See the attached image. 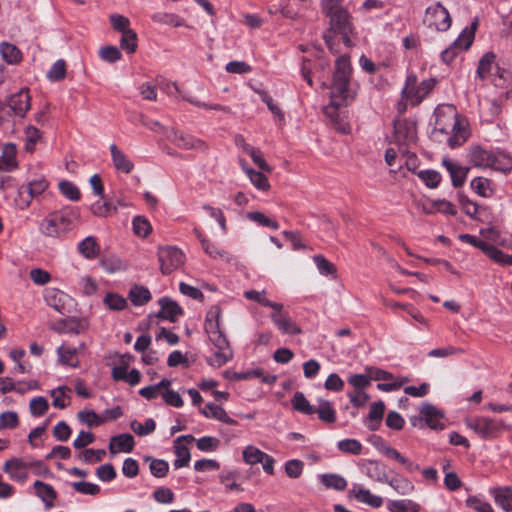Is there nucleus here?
Instances as JSON below:
<instances>
[{
  "instance_id": "obj_1",
  "label": "nucleus",
  "mask_w": 512,
  "mask_h": 512,
  "mask_svg": "<svg viewBox=\"0 0 512 512\" xmlns=\"http://www.w3.org/2000/svg\"><path fill=\"white\" fill-rule=\"evenodd\" d=\"M352 67L349 56L337 58L334 65L332 83L330 84L331 104L325 107V114L337 121V108L355 98L356 92L351 88Z\"/></svg>"
},
{
  "instance_id": "obj_2",
  "label": "nucleus",
  "mask_w": 512,
  "mask_h": 512,
  "mask_svg": "<svg viewBox=\"0 0 512 512\" xmlns=\"http://www.w3.org/2000/svg\"><path fill=\"white\" fill-rule=\"evenodd\" d=\"M435 117L434 131L447 135V142L451 148L461 146L467 140L468 131L453 105L438 107L435 110Z\"/></svg>"
},
{
  "instance_id": "obj_3",
  "label": "nucleus",
  "mask_w": 512,
  "mask_h": 512,
  "mask_svg": "<svg viewBox=\"0 0 512 512\" xmlns=\"http://www.w3.org/2000/svg\"><path fill=\"white\" fill-rule=\"evenodd\" d=\"M80 221L78 208L67 206L45 217L40 224V231L48 237L60 238L73 230Z\"/></svg>"
},
{
  "instance_id": "obj_4",
  "label": "nucleus",
  "mask_w": 512,
  "mask_h": 512,
  "mask_svg": "<svg viewBox=\"0 0 512 512\" xmlns=\"http://www.w3.org/2000/svg\"><path fill=\"white\" fill-rule=\"evenodd\" d=\"M465 425L482 439H494L503 431L510 429L501 419L484 416L466 418Z\"/></svg>"
},
{
  "instance_id": "obj_5",
  "label": "nucleus",
  "mask_w": 512,
  "mask_h": 512,
  "mask_svg": "<svg viewBox=\"0 0 512 512\" xmlns=\"http://www.w3.org/2000/svg\"><path fill=\"white\" fill-rule=\"evenodd\" d=\"M322 10L330 18V26L333 32L345 34L346 31H352L349 14L337 0H324Z\"/></svg>"
},
{
  "instance_id": "obj_6",
  "label": "nucleus",
  "mask_w": 512,
  "mask_h": 512,
  "mask_svg": "<svg viewBox=\"0 0 512 512\" xmlns=\"http://www.w3.org/2000/svg\"><path fill=\"white\" fill-rule=\"evenodd\" d=\"M209 340L217 351L208 359V364L213 367H221L230 361L233 357L229 342L226 336L220 331V328L206 330Z\"/></svg>"
},
{
  "instance_id": "obj_7",
  "label": "nucleus",
  "mask_w": 512,
  "mask_h": 512,
  "mask_svg": "<svg viewBox=\"0 0 512 512\" xmlns=\"http://www.w3.org/2000/svg\"><path fill=\"white\" fill-rule=\"evenodd\" d=\"M423 23L439 32L447 31L452 23V19L448 10L440 3L426 8Z\"/></svg>"
},
{
  "instance_id": "obj_8",
  "label": "nucleus",
  "mask_w": 512,
  "mask_h": 512,
  "mask_svg": "<svg viewBox=\"0 0 512 512\" xmlns=\"http://www.w3.org/2000/svg\"><path fill=\"white\" fill-rule=\"evenodd\" d=\"M158 260L161 272L164 275H168L184 263L185 256L177 247L167 246L159 248Z\"/></svg>"
},
{
  "instance_id": "obj_9",
  "label": "nucleus",
  "mask_w": 512,
  "mask_h": 512,
  "mask_svg": "<svg viewBox=\"0 0 512 512\" xmlns=\"http://www.w3.org/2000/svg\"><path fill=\"white\" fill-rule=\"evenodd\" d=\"M44 298L50 307L62 315L70 313L74 305L73 299L68 294L56 288L46 289Z\"/></svg>"
},
{
  "instance_id": "obj_10",
  "label": "nucleus",
  "mask_w": 512,
  "mask_h": 512,
  "mask_svg": "<svg viewBox=\"0 0 512 512\" xmlns=\"http://www.w3.org/2000/svg\"><path fill=\"white\" fill-rule=\"evenodd\" d=\"M473 40V31H467V29H464L458 38L448 48L442 51V61L446 64H450L459 52L469 49Z\"/></svg>"
},
{
  "instance_id": "obj_11",
  "label": "nucleus",
  "mask_w": 512,
  "mask_h": 512,
  "mask_svg": "<svg viewBox=\"0 0 512 512\" xmlns=\"http://www.w3.org/2000/svg\"><path fill=\"white\" fill-rule=\"evenodd\" d=\"M7 105L13 115L24 118L31 107V97L27 88H22L7 99Z\"/></svg>"
},
{
  "instance_id": "obj_12",
  "label": "nucleus",
  "mask_w": 512,
  "mask_h": 512,
  "mask_svg": "<svg viewBox=\"0 0 512 512\" xmlns=\"http://www.w3.org/2000/svg\"><path fill=\"white\" fill-rule=\"evenodd\" d=\"M48 187V182L44 177H38L22 185L18 189V196L22 203L27 207L34 197L42 194Z\"/></svg>"
},
{
  "instance_id": "obj_13",
  "label": "nucleus",
  "mask_w": 512,
  "mask_h": 512,
  "mask_svg": "<svg viewBox=\"0 0 512 512\" xmlns=\"http://www.w3.org/2000/svg\"><path fill=\"white\" fill-rule=\"evenodd\" d=\"M27 460L23 458H12L3 465V471L9 474L12 480L24 483L28 478Z\"/></svg>"
},
{
  "instance_id": "obj_14",
  "label": "nucleus",
  "mask_w": 512,
  "mask_h": 512,
  "mask_svg": "<svg viewBox=\"0 0 512 512\" xmlns=\"http://www.w3.org/2000/svg\"><path fill=\"white\" fill-rule=\"evenodd\" d=\"M424 423L433 430H442L445 427L443 422L444 414L430 403H424L420 409Z\"/></svg>"
},
{
  "instance_id": "obj_15",
  "label": "nucleus",
  "mask_w": 512,
  "mask_h": 512,
  "mask_svg": "<svg viewBox=\"0 0 512 512\" xmlns=\"http://www.w3.org/2000/svg\"><path fill=\"white\" fill-rule=\"evenodd\" d=\"M168 139L174 143L177 147L187 150H199L206 151L207 146L205 142L200 139H197L191 135L178 133L176 131H172L170 135L167 136Z\"/></svg>"
},
{
  "instance_id": "obj_16",
  "label": "nucleus",
  "mask_w": 512,
  "mask_h": 512,
  "mask_svg": "<svg viewBox=\"0 0 512 512\" xmlns=\"http://www.w3.org/2000/svg\"><path fill=\"white\" fill-rule=\"evenodd\" d=\"M394 137L399 145L408 144L414 141L416 130L413 124L405 119L396 120L394 122Z\"/></svg>"
},
{
  "instance_id": "obj_17",
  "label": "nucleus",
  "mask_w": 512,
  "mask_h": 512,
  "mask_svg": "<svg viewBox=\"0 0 512 512\" xmlns=\"http://www.w3.org/2000/svg\"><path fill=\"white\" fill-rule=\"evenodd\" d=\"M160 310L156 314V317L175 322L177 318L183 315V309L178 305L177 302L169 297H162L158 301Z\"/></svg>"
},
{
  "instance_id": "obj_18",
  "label": "nucleus",
  "mask_w": 512,
  "mask_h": 512,
  "mask_svg": "<svg viewBox=\"0 0 512 512\" xmlns=\"http://www.w3.org/2000/svg\"><path fill=\"white\" fill-rule=\"evenodd\" d=\"M270 317L274 325L284 334L298 335L302 332L301 328L287 313L272 312Z\"/></svg>"
},
{
  "instance_id": "obj_19",
  "label": "nucleus",
  "mask_w": 512,
  "mask_h": 512,
  "mask_svg": "<svg viewBox=\"0 0 512 512\" xmlns=\"http://www.w3.org/2000/svg\"><path fill=\"white\" fill-rule=\"evenodd\" d=\"M442 165L449 172L452 185L455 188L461 187L465 183L468 172L470 170L468 167H463L447 158L442 160Z\"/></svg>"
},
{
  "instance_id": "obj_20",
  "label": "nucleus",
  "mask_w": 512,
  "mask_h": 512,
  "mask_svg": "<svg viewBox=\"0 0 512 512\" xmlns=\"http://www.w3.org/2000/svg\"><path fill=\"white\" fill-rule=\"evenodd\" d=\"M134 437L131 434L124 433L117 436H113L109 443V451L112 454L118 452L130 453L134 448Z\"/></svg>"
},
{
  "instance_id": "obj_21",
  "label": "nucleus",
  "mask_w": 512,
  "mask_h": 512,
  "mask_svg": "<svg viewBox=\"0 0 512 512\" xmlns=\"http://www.w3.org/2000/svg\"><path fill=\"white\" fill-rule=\"evenodd\" d=\"M364 472L370 479L379 482L387 483L388 475L386 473V465L375 460H369L364 465Z\"/></svg>"
},
{
  "instance_id": "obj_22",
  "label": "nucleus",
  "mask_w": 512,
  "mask_h": 512,
  "mask_svg": "<svg viewBox=\"0 0 512 512\" xmlns=\"http://www.w3.org/2000/svg\"><path fill=\"white\" fill-rule=\"evenodd\" d=\"M492 151L485 150L480 146L471 148L469 152V161L474 167L489 168L491 165Z\"/></svg>"
},
{
  "instance_id": "obj_23",
  "label": "nucleus",
  "mask_w": 512,
  "mask_h": 512,
  "mask_svg": "<svg viewBox=\"0 0 512 512\" xmlns=\"http://www.w3.org/2000/svg\"><path fill=\"white\" fill-rule=\"evenodd\" d=\"M36 495L43 501L46 508L54 506V501L57 498L55 489L48 483L36 480L33 484Z\"/></svg>"
},
{
  "instance_id": "obj_24",
  "label": "nucleus",
  "mask_w": 512,
  "mask_h": 512,
  "mask_svg": "<svg viewBox=\"0 0 512 512\" xmlns=\"http://www.w3.org/2000/svg\"><path fill=\"white\" fill-rule=\"evenodd\" d=\"M200 412L207 418H213L229 425L237 424V421L231 418L221 406L213 403L206 404L204 408L200 409Z\"/></svg>"
},
{
  "instance_id": "obj_25",
  "label": "nucleus",
  "mask_w": 512,
  "mask_h": 512,
  "mask_svg": "<svg viewBox=\"0 0 512 512\" xmlns=\"http://www.w3.org/2000/svg\"><path fill=\"white\" fill-rule=\"evenodd\" d=\"M110 152L112 157V162L114 167L126 174H129L133 168V163L129 160V158L117 147L116 144L110 145Z\"/></svg>"
},
{
  "instance_id": "obj_26",
  "label": "nucleus",
  "mask_w": 512,
  "mask_h": 512,
  "mask_svg": "<svg viewBox=\"0 0 512 512\" xmlns=\"http://www.w3.org/2000/svg\"><path fill=\"white\" fill-rule=\"evenodd\" d=\"M495 502L502 507L506 512H512V488L511 487H496L490 490Z\"/></svg>"
},
{
  "instance_id": "obj_27",
  "label": "nucleus",
  "mask_w": 512,
  "mask_h": 512,
  "mask_svg": "<svg viewBox=\"0 0 512 512\" xmlns=\"http://www.w3.org/2000/svg\"><path fill=\"white\" fill-rule=\"evenodd\" d=\"M385 411V405L382 401L375 402L371 405L370 411L367 416L366 426L369 430L375 431L378 429Z\"/></svg>"
},
{
  "instance_id": "obj_28",
  "label": "nucleus",
  "mask_w": 512,
  "mask_h": 512,
  "mask_svg": "<svg viewBox=\"0 0 512 512\" xmlns=\"http://www.w3.org/2000/svg\"><path fill=\"white\" fill-rule=\"evenodd\" d=\"M492 161L489 168L509 173L512 170V157L501 151H492Z\"/></svg>"
},
{
  "instance_id": "obj_29",
  "label": "nucleus",
  "mask_w": 512,
  "mask_h": 512,
  "mask_svg": "<svg viewBox=\"0 0 512 512\" xmlns=\"http://www.w3.org/2000/svg\"><path fill=\"white\" fill-rule=\"evenodd\" d=\"M17 147L13 143H7L3 146L2 157L0 159V169L11 171L17 167L16 161Z\"/></svg>"
},
{
  "instance_id": "obj_30",
  "label": "nucleus",
  "mask_w": 512,
  "mask_h": 512,
  "mask_svg": "<svg viewBox=\"0 0 512 512\" xmlns=\"http://www.w3.org/2000/svg\"><path fill=\"white\" fill-rule=\"evenodd\" d=\"M351 493L359 502L364 503L372 508H379L383 504L382 497L373 495L368 489L359 488L356 490L354 487L351 490Z\"/></svg>"
},
{
  "instance_id": "obj_31",
  "label": "nucleus",
  "mask_w": 512,
  "mask_h": 512,
  "mask_svg": "<svg viewBox=\"0 0 512 512\" xmlns=\"http://www.w3.org/2000/svg\"><path fill=\"white\" fill-rule=\"evenodd\" d=\"M317 407H315V413L318 414V418L325 423H334L336 421V411L332 406V403L328 400L319 398L317 400Z\"/></svg>"
},
{
  "instance_id": "obj_32",
  "label": "nucleus",
  "mask_w": 512,
  "mask_h": 512,
  "mask_svg": "<svg viewBox=\"0 0 512 512\" xmlns=\"http://www.w3.org/2000/svg\"><path fill=\"white\" fill-rule=\"evenodd\" d=\"M390 512H420L421 506L411 499L390 500L387 503Z\"/></svg>"
},
{
  "instance_id": "obj_33",
  "label": "nucleus",
  "mask_w": 512,
  "mask_h": 512,
  "mask_svg": "<svg viewBox=\"0 0 512 512\" xmlns=\"http://www.w3.org/2000/svg\"><path fill=\"white\" fill-rule=\"evenodd\" d=\"M128 297L135 306L146 304L151 299V293L148 288L142 285H134L131 287Z\"/></svg>"
},
{
  "instance_id": "obj_34",
  "label": "nucleus",
  "mask_w": 512,
  "mask_h": 512,
  "mask_svg": "<svg viewBox=\"0 0 512 512\" xmlns=\"http://www.w3.org/2000/svg\"><path fill=\"white\" fill-rule=\"evenodd\" d=\"M79 253L87 259H94L99 253V246L94 237L88 236L78 244Z\"/></svg>"
},
{
  "instance_id": "obj_35",
  "label": "nucleus",
  "mask_w": 512,
  "mask_h": 512,
  "mask_svg": "<svg viewBox=\"0 0 512 512\" xmlns=\"http://www.w3.org/2000/svg\"><path fill=\"white\" fill-rule=\"evenodd\" d=\"M321 483L328 489H334L337 491H343L345 490L347 486V481L344 477H342L339 474H322L320 476Z\"/></svg>"
},
{
  "instance_id": "obj_36",
  "label": "nucleus",
  "mask_w": 512,
  "mask_h": 512,
  "mask_svg": "<svg viewBox=\"0 0 512 512\" xmlns=\"http://www.w3.org/2000/svg\"><path fill=\"white\" fill-rule=\"evenodd\" d=\"M0 53L8 64H17L22 58L20 50L15 45L7 42L0 44Z\"/></svg>"
},
{
  "instance_id": "obj_37",
  "label": "nucleus",
  "mask_w": 512,
  "mask_h": 512,
  "mask_svg": "<svg viewBox=\"0 0 512 512\" xmlns=\"http://www.w3.org/2000/svg\"><path fill=\"white\" fill-rule=\"evenodd\" d=\"M292 407L305 415L315 413V406L311 405L302 392H296L291 400Z\"/></svg>"
},
{
  "instance_id": "obj_38",
  "label": "nucleus",
  "mask_w": 512,
  "mask_h": 512,
  "mask_svg": "<svg viewBox=\"0 0 512 512\" xmlns=\"http://www.w3.org/2000/svg\"><path fill=\"white\" fill-rule=\"evenodd\" d=\"M496 55L493 52L485 53L479 60L477 67V76L481 79H485L491 72Z\"/></svg>"
},
{
  "instance_id": "obj_39",
  "label": "nucleus",
  "mask_w": 512,
  "mask_h": 512,
  "mask_svg": "<svg viewBox=\"0 0 512 512\" xmlns=\"http://www.w3.org/2000/svg\"><path fill=\"white\" fill-rule=\"evenodd\" d=\"M481 240L485 241L488 245L505 246L506 240L501 236L500 232L495 228L481 229Z\"/></svg>"
},
{
  "instance_id": "obj_40",
  "label": "nucleus",
  "mask_w": 512,
  "mask_h": 512,
  "mask_svg": "<svg viewBox=\"0 0 512 512\" xmlns=\"http://www.w3.org/2000/svg\"><path fill=\"white\" fill-rule=\"evenodd\" d=\"M25 150L32 153L37 142L41 139V132L34 126L28 125L24 130Z\"/></svg>"
},
{
  "instance_id": "obj_41",
  "label": "nucleus",
  "mask_w": 512,
  "mask_h": 512,
  "mask_svg": "<svg viewBox=\"0 0 512 512\" xmlns=\"http://www.w3.org/2000/svg\"><path fill=\"white\" fill-rule=\"evenodd\" d=\"M434 86V79L423 80L419 85H417L416 90H413V95L410 100L415 104H419L433 90Z\"/></svg>"
},
{
  "instance_id": "obj_42",
  "label": "nucleus",
  "mask_w": 512,
  "mask_h": 512,
  "mask_svg": "<svg viewBox=\"0 0 512 512\" xmlns=\"http://www.w3.org/2000/svg\"><path fill=\"white\" fill-rule=\"evenodd\" d=\"M103 303L113 311H122L127 307V300L118 293L109 292L105 295Z\"/></svg>"
},
{
  "instance_id": "obj_43",
  "label": "nucleus",
  "mask_w": 512,
  "mask_h": 512,
  "mask_svg": "<svg viewBox=\"0 0 512 512\" xmlns=\"http://www.w3.org/2000/svg\"><path fill=\"white\" fill-rule=\"evenodd\" d=\"M120 47L125 50L128 54L135 53L138 47V38L135 31L132 29L121 33Z\"/></svg>"
},
{
  "instance_id": "obj_44",
  "label": "nucleus",
  "mask_w": 512,
  "mask_h": 512,
  "mask_svg": "<svg viewBox=\"0 0 512 512\" xmlns=\"http://www.w3.org/2000/svg\"><path fill=\"white\" fill-rule=\"evenodd\" d=\"M174 453L176 455V459L173 462V465L176 469L185 467L189 464V461L191 459V453L186 445L174 444Z\"/></svg>"
},
{
  "instance_id": "obj_45",
  "label": "nucleus",
  "mask_w": 512,
  "mask_h": 512,
  "mask_svg": "<svg viewBox=\"0 0 512 512\" xmlns=\"http://www.w3.org/2000/svg\"><path fill=\"white\" fill-rule=\"evenodd\" d=\"M485 254L495 263L512 266V255L505 254L493 245H488Z\"/></svg>"
},
{
  "instance_id": "obj_46",
  "label": "nucleus",
  "mask_w": 512,
  "mask_h": 512,
  "mask_svg": "<svg viewBox=\"0 0 512 512\" xmlns=\"http://www.w3.org/2000/svg\"><path fill=\"white\" fill-rule=\"evenodd\" d=\"M386 484L392 487L400 495H407L414 491V485L406 478L396 477L388 479Z\"/></svg>"
},
{
  "instance_id": "obj_47",
  "label": "nucleus",
  "mask_w": 512,
  "mask_h": 512,
  "mask_svg": "<svg viewBox=\"0 0 512 512\" xmlns=\"http://www.w3.org/2000/svg\"><path fill=\"white\" fill-rule=\"evenodd\" d=\"M57 353L59 356V360L62 364L70 365L72 367H76L78 365V361L76 359L77 349L74 347H64L60 346L57 349Z\"/></svg>"
},
{
  "instance_id": "obj_48",
  "label": "nucleus",
  "mask_w": 512,
  "mask_h": 512,
  "mask_svg": "<svg viewBox=\"0 0 512 512\" xmlns=\"http://www.w3.org/2000/svg\"><path fill=\"white\" fill-rule=\"evenodd\" d=\"M130 428L135 434L139 436H146L154 432L156 423L152 418H148L144 425L137 420H133L130 423Z\"/></svg>"
},
{
  "instance_id": "obj_49",
  "label": "nucleus",
  "mask_w": 512,
  "mask_h": 512,
  "mask_svg": "<svg viewBox=\"0 0 512 512\" xmlns=\"http://www.w3.org/2000/svg\"><path fill=\"white\" fill-rule=\"evenodd\" d=\"M146 461H150L149 469L154 477L162 478L168 473L169 464L167 461L162 459H152L151 457H146Z\"/></svg>"
},
{
  "instance_id": "obj_50",
  "label": "nucleus",
  "mask_w": 512,
  "mask_h": 512,
  "mask_svg": "<svg viewBox=\"0 0 512 512\" xmlns=\"http://www.w3.org/2000/svg\"><path fill=\"white\" fill-rule=\"evenodd\" d=\"M490 185L491 181L483 177H476L470 183L471 188L482 197H488L491 195L492 190Z\"/></svg>"
},
{
  "instance_id": "obj_51",
  "label": "nucleus",
  "mask_w": 512,
  "mask_h": 512,
  "mask_svg": "<svg viewBox=\"0 0 512 512\" xmlns=\"http://www.w3.org/2000/svg\"><path fill=\"white\" fill-rule=\"evenodd\" d=\"M238 476L237 471L233 470H223L219 474V480L222 484H225L226 488L228 490H237V491H243V488L240 487L239 484L236 483L235 479Z\"/></svg>"
},
{
  "instance_id": "obj_52",
  "label": "nucleus",
  "mask_w": 512,
  "mask_h": 512,
  "mask_svg": "<svg viewBox=\"0 0 512 512\" xmlns=\"http://www.w3.org/2000/svg\"><path fill=\"white\" fill-rule=\"evenodd\" d=\"M247 176L251 183L261 191H268L270 189V184L267 177L256 170H248Z\"/></svg>"
},
{
  "instance_id": "obj_53",
  "label": "nucleus",
  "mask_w": 512,
  "mask_h": 512,
  "mask_svg": "<svg viewBox=\"0 0 512 512\" xmlns=\"http://www.w3.org/2000/svg\"><path fill=\"white\" fill-rule=\"evenodd\" d=\"M313 261L315 262L320 274L324 276L333 275L336 277V268L334 264L328 261L323 255H315L313 257Z\"/></svg>"
},
{
  "instance_id": "obj_54",
  "label": "nucleus",
  "mask_w": 512,
  "mask_h": 512,
  "mask_svg": "<svg viewBox=\"0 0 512 512\" xmlns=\"http://www.w3.org/2000/svg\"><path fill=\"white\" fill-rule=\"evenodd\" d=\"M220 315L221 308L218 305L210 307L205 318V331L219 328Z\"/></svg>"
},
{
  "instance_id": "obj_55",
  "label": "nucleus",
  "mask_w": 512,
  "mask_h": 512,
  "mask_svg": "<svg viewBox=\"0 0 512 512\" xmlns=\"http://www.w3.org/2000/svg\"><path fill=\"white\" fill-rule=\"evenodd\" d=\"M256 92L261 97V100L267 105L269 111L277 117L279 121H284V113L280 107L274 103L272 97L264 90H257Z\"/></svg>"
},
{
  "instance_id": "obj_56",
  "label": "nucleus",
  "mask_w": 512,
  "mask_h": 512,
  "mask_svg": "<svg viewBox=\"0 0 512 512\" xmlns=\"http://www.w3.org/2000/svg\"><path fill=\"white\" fill-rule=\"evenodd\" d=\"M337 447L344 453L359 455L362 451V444L356 439H343L337 443Z\"/></svg>"
},
{
  "instance_id": "obj_57",
  "label": "nucleus",
  "mask_w": 512,
  "mask_h": 512,
  "mask_svg": "<svg viewBox=\"0 0 512 512\" xmlns=\"http://www.w3.org/2000/svg\"><path fill=\"white\" fill-rule=\"evenodd\" d=\"M133 230L136 235L144 238L150 234L152 227L145 217L136 216L133 219Z\"/></svg>"
},
{
  "instance_id": "obj_58",
  "label": "nucleus",
  "mask_w": 512,
  "mask_h": 512,
  "mask_svg": "<svg viewBox=\"0 0 512 512\" xmlns=\"http://www.w3.org/2000/svg\"><path fill=\"white\" fill-rule=\"evenodd\" d=\"M284 469L288 477L297 479L303 473L304 463L299 459H291L285 463Z\"/></svg>"
},
{
  "instance_id": "obj_59",
  "label": "nucleus",
  "mask_w": 512,
  "mask_h": 512,
  "mask_svg": "<svg viewBox=\"0 0 512 512\" xmlns=\"http://www.w3.org/2000/svg\"><path fill=\"white\" fill-rule=\"evenodd\" d=\"M60 192L71 201L80 200L81 194L78 187L70 181H62L59 183Z\"/></svg>"
},
{
  "instance_id": "obj_60",
  "label": "nucleus",
  "mask_w": 512,
  "mask_h": 512,
  "mask_svg": "<svg viewBox=\"0 0 512 512\" xmlns=\"http://www.w3.org/2000/svg\"><path fill=\"white\" fill-rule=\"evenodd\" d=\"M78 418L80 421L87 424L89 427H97L104 423V419L101 418L96 412L93 410H82L78 413Z\"/></svg>"
},
{
  "instance_id": "obj_61",
  "label": "nucleus",
  "mask_w": 512,
  "mask_h": 512,
  "mask_svg": "<svg viewBox=\"0 0 512 512\" xmlns=\"http://www.w3.org/2000/svg\"><path fill=\"white\" fill-rule=\"evenodd\" d=\"M264 453L255 446L249 445L242 452L243 460L249 465H255L260 463Z\"/></svg>"
},
{
  "instance_id": "obj_62",
  "label": "nucleus",
  "mask_w": 512,
  "mask_h": 512,
  "mask_svg": "<svg viewBox=\"0 0 512 512\" xmlns=\"http://www.w3.org/2000/svg\"><path fill=\"white\" fill-rule=\"evenodd\" d=\"M418 177L429 188H436L441 181L440 173L435 170H422L418 172Z\"/></svg>"
},
{
  "instance_id": "obj_63",
  "label": "nucleus",
  "mask_w": 512,
  "mask_h": 512,
  "mask_svg": "<svg viewBox=\"0 0 512 512\" xmlns=\"http://www.w3.org/2000/svg\"><path fill=\"white\" fill-rule=\"evenodd\" d=\"M49 408V404L46 398L39 396L35 397L30 402V413L35 417L44 415Z\"/></svg>"
},
{
  "instance_id": "obj_64",
  "label": "nucleus",
  "mask_w": 512,
  "mask_h": 512,
  "mask_svg": "<svg viewBox=\"0 0 512 512\" xmlns=\"http://www.w3.org/2000/svg\"><path fill=\"white\" fill-rule=\"evenodd\" d=\"M66 76V63L64 60H57L50 70L47 72V77L51 81H60Z\"/></svg>"
}]
</instances>
